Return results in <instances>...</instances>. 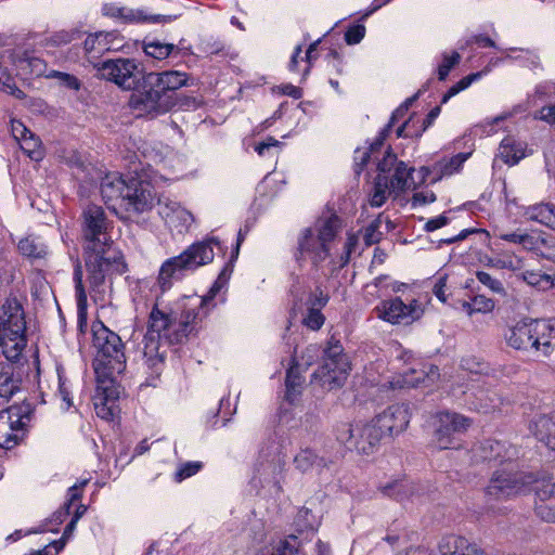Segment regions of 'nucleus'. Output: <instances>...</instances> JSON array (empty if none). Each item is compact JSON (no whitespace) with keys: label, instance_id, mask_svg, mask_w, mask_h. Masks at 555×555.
Listing matches in <instances>:
<instances>
[{"label":"nucleus","instance_id":"nucleus-46","mask_svg":"<svg viewBox=\"0 0 555 555\" xmlns=\"http://www.w3.org/2000/svg\"><path fill=\"white\" fill-rule=\"evenodd\" d=\"M20 65L23 69H28L30 74L38 77L46 75L47 72L46 62L34 55L25 54V56L20 60Z\"/></svg>","mask_w":555,"mask_h":555},{"label":"nucleus","instance_id":"nucleus-26","mask_svg":"<svg viewBox=\"0 0 555 555\" xmlns=\"http://www.w3.org/2000/svg\"><path fill=\"white\" fill-rule=\"evenodd\" d=\"M468 154L459 153L451 158H443L437 163H435L430 168H422V170L426 171L427 175L433 173L434 178L431 182H437L441 180L446 176H451L457 172L465 160L467 159Z\"/></svg>","mask_w":555,"mask_h":555},{"label":"nucleus","instance_id":"nucleus-32","mask_svg":"<svg viewBox=\"0 0 555 555\" xmlns=\"http://www.w3.org/2000/svg\"><path fill=\"white\" fill-rule=\"evenodd\" d=\"M305 379L299 373L298 364H293L286 373L285 377V400L289 403H294L301 395L302 384Z\"/></svg>","mask_w":555,"mask_h":555},{"label":"nucleus","instance_id":"nucleus-31","mask_svg":"<svg viewBox=\"0 0 555 555\" xmlns=\"http://www.w3.org/2000/svg\"><path fill=\"white\" fill-rule=\"evenodd\" d=\"M525 216L555 230V206L550 204H538L527 208Z\"/></svg>","mask_w":555,"mask_h":555},{"label":"nucleus","instance_id":"nucleus-57","mask_svg":"<svg viewBox=\"0 0 555 555\" xmlns=\"http://www.w3.org/2000/svg\"><path fill=\"white\" fill-rule=\"evenodd\" d=\"M461 60V56L457 52H453L452 55H444L443 62L438 67V78L439 80H444L450 70L454 65H456Z\"/></svg>","mask_w":555,"mask_h":555},{"label":"nucleus","instance_id":"nucleus-53","mask_svg":"<svg viewBox=\"0 0 555 555\" xmlns=\"http://www.w3.org/2000/svg\"><path fill=\"white\" fill-rule=\"evenodd\" d=\"M477 280L495 294L504 295L505 288L500 280L492 278L485 271L476 272Z\"/></svg>","mask_w":555,"mask_h":555},{"label":"nucleus","instance_id":"nucleus-55","mask_svg":"<svg viewBox=\"0 0 555 555\" xmlns=\"http://www.w3.org/2000/svg\"><path fill=\"white\" fill-rule=\"evenodd\" d=\"M297 525L302 529L313 531L318 526V519L311 509L302 507L297 514Z\"/></svg>","mask_w":555,"mask_h":555},{"label":"nucleus","instance_id":"nucleus-18","mask_svg":"<svg viewBox=\"0 0 555 555\" xmlns=\"http://www.w3.org/2000/svg\"><path fill=\"white\" fill-rule=\"evenodd\" d=\"M154 78L158 88L166 92L173 107L177 104V90L183 86H188L189 77L185 73L178 70H165L162 73H150Z\"/></svg>","mask_w":555,"mask_h":555},{"label":"nucleus","instance_id":"nucleus-15","mask_svg":"<svg viewBox=\"0 0 555 555\" xmlns=\"http://www.w3.org/2000/svg\"><path fill=\"white\" fill-rule=\"evenodd\" d=\"M533 331L534 320H522L507 331L505 339L508 346L516 350H535Z\"/></svg>","mask_w":555,"mask_h":555},{"label":"nucleus","instance_id":"nucleus-5","mask_svg":"<svg viewBox=\"0 0 555 555\" xmlns=\"http://www.w3.org/2000/svg\"><path fill=\"white\" fill-rule=\"evenodd\" d=\"M26 323L23 307L16 298H9L0 312V351L9 360H17L26 345Z\"/></svg>","mask_w":555,"mask_h":555},{"label":"nucleus","instance_id":"nucleus-33","mask_svg":"<svg viewBox=\"0 0 555 555\" xmlns=\"http://www.w3.org/2000/svg\"><path fill=\"white\" fill-rule=\"evenodd\" d=\"M413 171L414 168H409L404 162L398 163L391 175L388 176V185L390 186V190L399 194L408 189L410 186L409 179Z\"/></svg>","mask_w":555,"mask_h":555},{"label":"nucleus","instance_id":"nucleus-45","mask_svg":"<svg viewBox=\"0 0 555 555\" xmlns=\"http://www.w3.org/2000/svg\"><path fill=\"white\" fill-rule=\"evenodd\" d=\"M502 442L504 451L500 452V457L493 465L502 466L501 468L518 467L516 464V459L519 454L518 449L505 441Z\"/></svg>","mask_w":555,"mask_h":555},{"label":"nucleus","instance_id":"nucleus-42","mask_svg":"<svg viewBox=\"0 0 555 555\" xmlns=\"http://www.w3.org/2000/svg\"><path fill=\"white\" fill-rule=\"evenodd\" d=\"M387 190H390V186L388 185V176L377 175V177L375 178L370 204L373 207H380L387 198Z\"/></svg>","mask_w":555,"mask_h":555},{"label":"nucleus","instance_id":"nucleus-62","mask_svg":"<svg viewBox=\"0 0 555 555\" xmlns=\"http://www.w3.org/2000/svg\"><path fill=\"white\" fill-rule=\"evenodd\" d=\"M472 301L475 313H489L494 309V301L482 295L475 296Z\"/></svg>","mask_w":555,"mask_h":555},{"label":"nucleus","instance_id":"nucleus-30","mask_svg":"<svg viewBox=\"0 0 555 555\" xmlns=\"http://www.w3.org/2000/svg\"><path fill=\"white\" fill-rule=\"evenodd\" d=\"M30 404L13 405L5 410L0 411V414L9 416V424L12 429L20 435H24V427L29 422L31 415Z\"/></svg>","mask_w":555,"mask_h":555},{"label":"nucleus","instance_id":"nucleus-43","mask_svg":"<svg viewBox=\"0 0 555 555\" xmlns=\"http://www.w3.org/2000/svg\"><path fill=\"white\" fill-rule=\"evenodd\" d=\"M74 281H75V291H76L78 313H79V318H81L87 309V293H86L85 286L82 284V269L79 263L75 268Z\"/></svg>","mask_w":555,"mask_h":555},{"label":"nucleus","instance_id":"nucleus-44","mask_svg":"<svg viewBox=\"0 0 555 555\" xmlns=\"http://www.w3.org/2000/svg\"><path fill=\"white\" fill-rule=\"evenodd\" d=\"M22 151L33 160H40L43 157L41 143L35 134H29L26 140L20 143Z\"/></svg>","mask_w":555,"mask_h":555},{"label":"nucleus","instance_id":"nucleus-56","mask_svg":"<svg viewBox=\"0 0 555 555\" xmlns=\"http://www.w3.org/2000/svg\"><path fill=\"white\" fill-rule=\"evenodd\" d=\"M400 162L401 160L397 159V155L393 154L390 150H388L384 158L377 165L378 175H390L395 167L397 166V164Z\"/></svg>","mask_w":555,"mask_h":555},{"label":"nucleus","instance_id":"nucleus-16","mask_svg":"<svg viewBox=\"0 0 555 555\" xmlns=\"http://www.w3.org/2000/svg\"><path fill=\"white\" fill-rule=\"evenodd\" d=\"M535 515L546 522H555V483L544 482L535 489Z\"/></svg>","mask_w":555,"mask_h":555},{"label":"nucleus","instance_id":"nucleus-61","mask_svg":"<svg viewBox=\"0 0 555 555\" xmlns=\"http://www.w3.org/2000/svg\"><path fill=\"white\" fill-rule=\"evenodd\" d=\"M365 36V27L364 25L357 24L349 27L345 33V41L348 44H357L359 43Z\"/></svg>","mask_w":555,"mask_h":555},{"label":"nucleus","instance_id":"nucleus-29","mask_svg":"<svg viewBox=\"0 0 555 555\" xmlns=\"http://www.w3.org/2000/svg\"><path fill=\"white\" fill-rule=\"evenodd\" d=\"M20 383L13 363L0 362V398H11L20 389Z\"/></svg>","mask_w":555,"mask_h":555},{"label":"nucleus","instance_id":"nucleus-54","mask_svg":"<svg viewBox=\"0 0 555 555\" xmlns=\"http://www.w3.org/2000/svg\"><path fill=\"white\" fill-rule=\"evenodd\" d=\"M325 318L319 308H308V313L302 323L310 330L318 331L324 324Z\"/></svg>","mask_w":555,"mask_h":555},{"label":"nucleus","instance_id":"nucleus-17","mask_svg":"<svg viewBox=\"0 0 555 555\" xmlns=\"http://www.w3.org/2000/svg\"><path fill=\"white\" fill-rule=\"evenodd\" d=\"M126 185L127 178L118 173H108L102 179L100 192L108 208L116 209V205L121 208Z\"/></svg>","mask_w":555,"mask_h":555},{"label":"nucleus","instance_id":"nucleus-24","mask_svg":"<svg viewBox=\"0 0 555 555\" xmlns=\"http://www.w3.org/2000/svg\"><path fill=\"white\" fill-rule=\"evenodd\" d=\"M439 552L441 555H486L476 544L455 535L443 538L439 543Z\"/></svg>","mask_w":555,"mask_h":555},{"label":"nucleus","instance_id":"nucleus-64","mask_svg":"<svg viewBox=\"0 0 555 555\" xmlns=\"http://www.w3.org/2000/svg\"><path fill=\"white\" fill-rule=\"evenodd\" d=\"M11 132L13 138L18 142L22 143L24 140L27 139L29 134H34L30 130H28L23 122L18 120H12L11 122Z\"/></svg>","mask_w":555,"mask_h":555},{"label":"nucleus","instance_id":"nucleus-7","mask_svg":"<svg viewBox=\"0 0 555 555\" xmlns=\"http://www.w3.org/2000/svg\"><path fill=\"white\" fill-rule=\"evenodd\" d=\"M343 346L339 340L328 341L324 351V363L313 374L319 378L321 385L328 389L341 387L347 379L350 371L348 357L343 352Z\"/></svg>","mask_w":555,"mask_h":555},{"label":"nucleus","instance_id":"nucleus-36","mask_svg":"<svg viewBox=\"0 0 555 555\" xmlns=\"http://www.w3.org/2000/svg\"><path fill=\"white\" fill-rule=\"evenodd\" d=\"M340 229V219L333 215L325 219L318 229V242L322 246L328 247V244L335 238Z\"/></svg>","mask_w":555,"mask_h":555},{"label":"nucleus","instance_id":"nucleus-10","mask_svg":"<svg viewBox=\"0 0 555 555\" xmlns=\"http://www.w3.org/2000/svg\"><path fill=\"white\" fill-rule=\"evenodd\" d=\"M98 76L114 82L122 90H131L138 86L143 73L132 59L106 60L95 65Z\"/></svg>","mask_w":555,"mask_h":555},{"label":"nucleus","instance_id":"nucleus-22","mask_svg":"<svg viewBox=\"0 0 555 555\" xmlns=\"http://www.w3.org/2000/svg\"><path fill=\"white\" fill-rule=\"evenodd\" d=\"M438 369L431 366L429 372L424 370H411L391 382L392 388L429 387L438 378Z\"/></svg>","mask_w":555,"mask_h":555},{"label":"nucleus","instance_id":"nucleus-51","mask_svg":"<svg viewBox=\"0 0 555 555\" xmlns=\"http://www.w3.org/2000/svg\"><path fill=\"white\" fill-rule=\"evenodd\" d=\"M203 467V463L195 461V462H185L180 465V467L177 469L175 474V480L177 482H181L186 478H190L194 475H196Z\"/></svg>","mask_w":555,"mask_h":555},{"label":"nucleus","instance_id":"nucleus-6","mask_svg":"<svg viewBox=\"0 0 555 555\" xmlns=\"http://www.w3.org/2000/svg\"><path fill=\"white\" fill-rule=\"evenodd\" d=\"M138 86L131 89L128 105L139 115L156 117L169 112L172 106L167 93L158 88V85L151 74H143Z\"/></svg>","mask_w":555,"mask_h":555},{"label":"nucleus","instance_id":"nucleus-47","mask_svg":"<svg viewBox=\"0 0 555 555\" xmlns=\"http://www.w3.org/2000/svg\"><path fill=\"white\" fill-rule=\"evenodd\" d=\"M382 222L383 215L380 214L364 229L363 240L366 246L377 244L382 240L383 233L379 230Z\"/></svg>","mask_w":555,"mask_h":555},{"label":"nucleus","instance_id":"nucleus-21","mask_svg":"<svg viewBox=\"0 0 555 555\" xmlns=\"http://www.w3.org/2000/svg\"><path fill=\"white\" fill-rule=\"evenodd\" d=\"M298 251L300 256L309 255L312 263L318 266L330 256V247L322 246L318 236L311 229H305L298 240Z\"/></svg>","mask_w":555,"mask_h":555},{"label":"nucleus","instance_id":"nucleus-3","mask_svg":"<svg viewBox=\"0 0 555 555\" xmlns=\"http://www.w3.org/2000/svg\"><path fill=\"white\" fill-rule=\"evenodd\" d=\"M92 334L96 349L93 369L98 384H113L126 369L125 345L119 335L101 321L92 324Z\"/></svg>","mask_w":555,"mask_h":555},{"label":"nucleus","instance_id":"nucleus-38","mask_svg":"<svg viewBox=\"0 0 555 555\" xmlns=\"http://www.w3.org/2000/svg\"><path fill=\"white\" fill-rule=\"evenodd\" d=\"M380 491L398 501H403L413 495V486L406 480H396L380 487Z\"/></svg>","mask_w":555,"mask_h":555},{"label":"nucleus","instance_id":"nucleus-49","mask_svg":"<svg viewBox=\"0 0 555 555\" xmlns=\"http://www.w3.org/2000/svg\"><path fill=\"white\" fill-rule=\"evenodd\" d=\"M481 73H473L463 77L459 82L452 86L448 92L442 96L441 104H446L452 96L456 95L462 90L468 88L473 81L480 78Z\"/></svg>","mask_w":555,"mask_h":555},{"label":"nucleus","instance_id":"nucleus-59","mask_svg":"<svg viewBox=\"0 0 555 555\" xmlns=\"http://www.w3.org/2000/svg\"><path fill=\"white\" fill-rule=\"evenodd\" d=\"M157 205L158 214L162 216L164 220H168V218H171L172 214L176 211L175 206H179L180 204L168 197H159Z\"/></svg>","mask_w":555,"mask_h":555},{"label":"nucleus","instance_id":"nucleus-8","mask_svg":"<svg viewBox=\"0 0 555 555\" xmlns=\"http://www.w3.org/2000/svg\"><path fill=\"white\" fill-rule=\"evenodd\" d=\"M337 439L347 449L358 454H373L380 442V431L371 423L366 424H343L337 429Z\"/></svg>","mask_w":555,"mask_h":555},{"label":"nucleus","instance_id":"nucleus-40","mask_svg":"<svg viewBox=\"0 0 555 555\" xmlns=\"http://www.w3.org/2000/svg\"><path fill=\"white\" fill-rule=\"evenodd\" d=\"M81 37V31L79 29L73 28L69 30L62 29L51 34L49 37L44 38L42 44L44 47H60L64 44H68L74 40H77Z\"/></svg>","mask_w":555,"mask_h":555},{"label":"nucleus","instance_id":"nucleus-13","mask_svg":"<svg viewBox=\"0 0 555 555\" xmlns=\"http://www.w3.org/2000/svg\"><path fill=\"white\" fill-rule=\"evenodd\" d=\"M409 423V406L403 403L388 406L371 422L380 431V439L402 433Z\"/></svg>","mask_w":555,"mask_h":555},{"label":"nucleus","instance_id":"nucleus-9","mask_svg":"<svg viewBox=\"0 0 555 555\" xmlns=\"http://www.w3.org/2000/svg\"><path fill=\"white\" fill-rule=\"evenodd\" d=\"M434 442L440 450L457 449L456 436L466 431L472 421L456 412H440L434 417Z\"/></svg>","mask_w":555,"mask_h":555},{"label":"nucleus","instance_id":"nucleus-34","mask_svg":"<svg viewBox=\"0 0 555 555\" xmlns=\"http://www.w3.org/2000/svg\"><path fill=\"white\" fill-rule=\"evenodd\" d=\"M297 469L307 472L312 468L321 469L326 467L327 463L323 457L318 456L312 450H301L294 459Z\"/></svg>","mask_w":555,"mask_h":555},{"label":"nucleus","instance_id":"nucleus-20","mask_svg":"<svg viewBox=\"0 0 555 555\" xmlns=\"http://www.w3.org/2000/svg\"><path fill=\"white\" fill-rule=\"evenodd\" d=\"M98 391L93 402L95 413L102 420L112 421L118 411L116 404L118 391L106 384H99Z\"/></svg>","mask_w":555,"mask_h":555},{"label":"nucleus","instance_id":"nucleus-12","mask_svg":"<svg viewBox=\"0 0 555 555\" xmlns=\"http://www.w3.org/2000/svg\"><path fill=\"white\" fill-rule=\"evenodd\" d=\"M522 486L518 467L498 468L493 472L485 494L489 502L507 500L516 495Z\"/></svg>","mask_w":555,"mask_h":555},{"label":"nucleus","instance_id":"nucleus-50","mask_svg":"<svg viewBox=\"0 0 555 555\" xmlns=\"http://www.w3.org/2000/svg\"><path fill=\"white\" fill-rule=\"evenodd\" d=\"M47 77L59 79L60 83L69 90L78 91L81 87L79 79L72 74L51 70L49 74H47Z\"/></svg>","mask_w":555,"mask_h":555},{"label":"nucleus","instance_id":"nucleus-60","mask_svg":"<svg viewBox=\"0 0 555 555\" xmlns=\"http://www.w3.org/2000/svg\"><path fill=\"white\" fill-rule=\"evenodd\" d=\"M201 50L207 54H218L224 50V43L214 37L204 38L201 42Z\"/></svg>","mask_w":555,"mask_h":555},{"label":"nucleus","instance_id":"nucleus-14","mask_svg":"<svg viewBox=\"0 0 555 555\" xmlns=\"http://www.w3.org/2000/svg\"><path fill=\"white\" fill-rule=\"evenodd\" d=\"M422 310L417 300L413 299L409 305L396 297L383 304V318L390 323H410L421 317Z\"/></svg>","mask_w":555,"mask_h":555},{"label":"nucleus","instance_id":"nucleus-1","mask_svg":"<svg viewBox=\"0 0 555 555\" xmlns=\"http://www.w3.org/2000/svg\"><path fill=\"white\" fill-rule=\"evenodd\" d=\"M107 228L103 208L89 205L83 211V258L91 292L96 294L104 293L106 276L122 274L127 268L122 255L112 248Z\"/></svg>","mask_w":555,"mask_h":555},{"label":"nucleus","instance_id":"nucleus-37","mask_svg":"<svg viewBox=\"0 0 555 555\" xmlns=\"http://www.w3.org/2000/svg\"><path fill=\"white\" fill-rule=\"evenodd\" d=\"M18 250L23 256L34 259H41L48 254L47 246L36 237L21 240Z\"/></svg>","mask_w":555,"mask_h":555},{"label":"nucleus","instance_id":"nucleus-41","mask_svg":"<svg viewBox=\"0 0 555 555\" xmlns=\"http://www.w3.org/2000/svg\"><path fill=\"white\" fill-rule=\"evenodd\" d=\"M143 49L146 55L160 61L168 57L177 49V47L172 43H165L159 40H151L143 42Z\"/></svg>","mask_w":555,"mask_h":555},{"label":"nucleus","instance_id":"nucleus-23","mask_svg":"<svg viewBox=\"0 0 555 555\" xmlns=\"http://www.w3.org/2000/svg\"><path fill=\"white\" fill-rule=\"evenodd\" d=\"M530 430L540 442L555 451V413L535 416L530 424Z\"/></svg>","mask_w":555,"mask_h":555},{"label":"nucleus","instance_id":"nucleus-39","mask_svg":"<svg viewBox=\"0 0 555 555\" xmlns=\"http://www.w3.org/2000/svg\"><path fill=\"white\" fill-rule=\"evenodd\" d=\"M9 424V416L0 414V448L11 449L15 447L23 438L17 431L12 429Z\"/></svg>","mask_w":555,"mask_h":555},{"label":"nucleus","instance_id":"nucleus-63","mask_svg":"<svg viewBox=\"0 0 555 555\" xmlns=\"http://www.w3.org/2000/svg\"><path fill=\"white\" fill-rule=\"evenodd\" d=\"M328 295L322 289L317 288L314 293L310 294L307 301L308 308H319L321 310L328 302Z\"/></svg>","mask_w":555,"mask_h":555},{"label":"nucleus","instance_id":"nucleus-28","mask_svg":"<svg viewBox=\"0 0 555 555\" xmlns=\"http://www.w3.org/2000/svg\"><path fill=\"white\" fill-rule=\"evenodd\" d=\"M503 442L498 440H485L474 446L472 459L475 463L488 462L494 464L503 452Z\"/></svg>","mask_w":555,"mask_h":555},{"label":"nucleus","instance_id":"nucleus-11","mask_svg":"<svg viewBox=\"0 0 555 555\" xmlns=\"http://www.w3.org/2000/svg\"><path fill=\"white\" fill-rule=\"evenodd\" d=\"M122 197L121 208L127 212L142 214L154 206V186L140 176L127 178V185Z\"/></svg>","mask_w":555,"mask_h":555},{"label":"nucleus","instance_id":"nucleus-27","mask_svg":"<svg viewBox=\"0 0 555 555\" xmlns=\"http://www.w3.org/2000/svg\"><path fill=\"white\" fill-rule=\"evenodd\" d=\"M117 39L115 33L99 31L89 35L83 41L86 54L104 53L106 51L117 50L119 47L114 43Z\"/></svg>","mask_w":555,"mask_h":555},{"label":"nucleus","instance_id":"nucleus-48","mask_svg":"<svg viewBox=\"0 0 555 555\" xmlns=\"http://www.w3.org/2000/svg\"><path fill=\"white\" fill-rule=\"evenodd\" d=\"M258 555H299L291 540L281 541L276 545L263 547Z\"/></svg>","mask_w":555,"mask_h":555},{"label":"nucleus","instance_id":"nucleus-52","mask_svg":"<svg viewBox=\"0 0 555 555\" xmlns=\"http://www.w3.org/2000/svg\"><path fill=\"white\" fill-rule=\"evenodd\" d=\"M0 90L7 92L9 94H12L17 99H22L24 96V92L15 86L13 78L7 73L5 69L2 68L1 65H0Z\"/></svg>","mask_w":555,"mask_h":555},{"label":"nucleus","instance_id":"nucleus-35","mask_svg":"<svg viewBox=\"0 0 555 555\" xmlns=\"http://www.w3.org/2000/svg\"><path fill=\"white\" fill-rule=\"evenodd\" d=\"M500 404V398L494 391L479 390L475 393V399L470 402L474 410L481 413H490Z\"/></svg>","mask_w":555,"mask_h":555},{"label":"nucleus","instance_id":"nucleus-2","mask_svg":"<svg viewBox=\"0 0 555 555\" xmlns=\"http://www.w3.org/2000/svg\"><path fill=\"white\" fill-rule=\"evenodd\" d=\"M197 313L186 310L178 318L177 313L166 312L156 305L150 312L147 331L143 337V357L145 364L159 374L166 351L162 350L163 341L168 345L183 344L195 330Z\"/></svg>","mask_w":555,"mask_h":555},{"label":"nucleus","instance_id":"nucleus-58","mask_svg":"<svg viewBox=\"0 0 555 555\" xmlns=\"http://www.w3.org/2000/svg\"><path fill=\"white\" fill-rule=\"evenodd\" d=\"M175 207L176 211L172 214V217L165 220L167 223L177 227L178 224H188L192 222L193 217L190 211L181 207V205Z\"/></svg>","mask_w":555,"mask_h":555},{"label":"nucleus","instance_id":"nucleus-25","mask_svg":"<svg viewBox=\"0 0 555 555\" xmlns=\"http://www.w3.org/2000/svg\"><path fill=\"white\" fill-rule=\"evenodd\" d=\"M527 147L528 144L526 142L517 141L513 137L507 135L501 141L496 156L501 158L504 164L514 166L526 157Z\"/></svg>","mask_w":555,"mask_h":555},{"label":"nucleus","instance_id":"nucleus-19","mask_svg":"<svg viewBox=\"0 0 555 555\" xmlns=\"http://www.w3.org/2000/svg\"><path fill=\"white\" fill-rule=\"evenodd\" d=\"M535 352L550 357L555 350V319L534 320Z\"/></svg>","mask_w":555,"mask_h":555},{"label":"nucleus","instance_id":"nucleus-4","mask_svg":"<svg viewBox=\"0 0 555 555\" xmlns=\"http://www.w3.org/2000/svg\"><path fill=\"white\" fill-rule=\"evenodd\" d=\"M214 245L220 246L217 237H209L192 244L177 257L169 258L160 267L158 282L165 291L171 286L172 279H181L184 271H193L214 259Z\"/></svg>","mask_w":555,"mask_h":555}]
</instances>
